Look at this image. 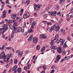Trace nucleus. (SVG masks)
I'll return each instance as SVG.
<instances>
[{
    "instance_id": "f257e3e1",
    "label": "nucleus",
    "mask_w": 73,
    "mask_h": 73,
    "mask_svg": "<svg viewBox=\"0 0 73 73\" xmlns=\"http://www.w3.org/2000/svg\"><path fill=\"white\" fill-rule=\"evenodd\" d=\"M1 58H2V59H3V60L7 58L6 56L5 55L4 52H2L1 55L0 56V59H1Z\"/></svg>"
},
{
    "instance_id": "f03ea898",
    "label": "nucleus",
    "mask_w": 73,
    "mask_h": 73,
    "mask_svg": "<svg viewBox=\"0 0 73 73\" xmlns=\"http://www.w3.org/2000/svg\"><path fill=\"white\" fill-rule=\"evenodd\" d=\"M52 27H53L54 29H56V31H59V29H60V27L58 26H57L56 24H54L53 26Z\"/></svg>"
},
{
    "instance_id": "7ed1b4c3",
    "label": "nucleus",
    "mask_w": 73,
    "mask_h": 73,
    "mask_svg": "<svg viewBox=\"0 0 73 73\" xmlns=\"http://www.w3.org/2000/svg\"><path fill=\"white\" fill-rule=\"evenodd\" d=\"M30 16V14L29 12H27L26 14H24L23 15V18L24 19H27V17H29Z\"/></svg>"
},
{
    "instance_id": "20e7f679",
    "label": "nucleus",
    "mask_w": 73,
    "mask_h": 73,
    "mask_svg": "<svg viewBox=\"0 0 73 73\" xmlns=\"http://www.w3.org/2000/svg\"><path fill=\"white\" fill-rule=\"evenodd\" d=\"M6 15H7V11L6 10H4L2 14V18H4V17H5L6 16Z\"/></svg>"
},
{
    "instance_id": "39448f33",
    "label": "nucleus",
    "mask_w": 73,
    "mask_h": 73,
    "mask_svg": "<svg viewBox=\"0 0 73 73\" xmlns=\"http://www.w3.org/2000/svg\"><path fill=\"white\" fill-rule=\"evenodd\" d=\"M57 51L59 53H62V50L60 47H58L57 48Z\"/></svg>"
},
{
    "instance_id": "423d86ee",
    "label": "nucleus",
    "mask_w": 73,
    "mask_h": 73,
    "mask_svg": "<svg viewBox=\"0 0 73 73\" xmlns=\"http://www.w3.org/2000/svg\"><path fill=\"white\" fill-rule=\"evenodd\" d=\"M59 39V36L58 35H56L55 37L53 39V41H54L55 40H58Z\"/></svg>"
},
{
    "instance_id": "0eeeda50",
    "label": "nucleus",
    "mask_w": 73,
    "mask_h": 73,
    "mask_svg": "<svg viewBox=\"0 0 73 73\" xmlns=\"http://www.w3.org/2000/svg\"><path fill=\"white\" fill-rule=\"evenodd\" d=\"M7 26H4L3 27V32H5L7 31Z\"/></svg>"
},
{
    "instance_id": "6e6552de",
    "label": "nucleus",
    "mask_w": 73,
    "mask_h": 73,
    "mask_svg": "<svg viewBox=\"0 0 73 73\" xmlns=\"http://www.w3.org/2000/svg\"><path fill=\"white\" fill-rule=\"evenodd\" d=\"M33 41L34 43H37V38L36 37H35L33 38Z\"/></svg>"
},
{
    "instance_id": "1a4fd4ad",
    "label": "nucleus",
    "mask_w": 73,
    "mask_h": 73,
    "mask_svg": "<svg viewBox=\"0 0 73 73\" xmlns=\"http://www.w3.org/2000/svg\"><path fill=\"white\" fill-rule=\"evenodd\" d=\"M23 52H20L18 54V56L19 57H20L21 56H22V55H23Z\"/></svg>"
},
{
    "instance_id": "9d476101",
    "label": "nucleus",
    "mask_w": 73,
    "mask_h": 73,
    "mask_svg": "<svg viewBox=\"0 0 73 73\" xmlns=\"http://www.w3.org/2000/svg\"><path fill=\"white\" fill-rule=\"evenodd\" d=\"M45 48L46 47L45 46H44L41 49L40 52H44L45 50Z\"/></svg>"
},
{
    "instance_id": "9b49d317",
    "label": "nucleus",
    "mask_w": 73,
    "mask_h": 73,
    "mask_svg": "<svg viewBox=\"0 0 73 73\" xmlns=\"http://www.w3.org/2000/svg\"><path fill=\"white\" fill-rule=\"evenodd\" d=\"M11 17L12 19H15L16 18V14H14L11 15Z\"/></svg>"
},
{
    "instance_id": "f8f14e48",
    "label": "nucleus",
    "mask_w": 73,
    "mask_h": 73,
    "mask_svg": "<svg viewBox=\"0 0 73 73\" xmlns=\"http://www.w3.org/2000/svg\"><path fill=\"white\" fill-rule=\"evenodd\" d=\"M70 57L68 56V57L66 56H65L64 58V60H69V59H70Z\"/></svg>"
},
{
    "instance_id": "ddd939ff",
    "label": "nucleus",
    "mask_w": 73,
    "mask_h": 73,
    "mask_svg": "<svg viewBox=\"0 0 73 73\" xmlns=\"http://www.w3.org/2000/svg\"><path fill=\"white\" fill-rule=\"evenodd\" d=\"M44 35L41 34L39 36V38H44Z\"/></svg>"
},
{
    "instance_id": "4468645a",
    "label": "nucleus",
    "mask_w": 73,
    "mask_h": 73,
    "mask_svg": "<svg viewBox=\"0 0 73 73\" xmlns=\"http://www.w3.org/2000/svg\"><path fill=\"white\" fill-rule=\"evenodd\" d=\"M73 8H72L70 10V13H69V15H70V14H72V13H73Z\"/></svg>"
},
{
    "instance_id": "2eb2a0df",
    "label": "nucleus",
    "mask_w": 73,
    "mask_h": 73,
    "mask_svg": "<svg viewBox=\"0 0 73 73\" xmlns=\"http://www.w3.org/2000/svg\"><path fill=\"white\" fill-rule=\"evenodd\" d=\"M17 68V66H14V67L13 68V71H15V70Z\"/></svg>"
},
{
    "instance_id": "dca6fc26",
    "label": "nucleus",
    "mask_w": 73,
    "mask_h": 73,
    "mask_svg": "<svg viewBox=\"0 0 73 73\" xmlns=\"http://www.w3.org/2000/svg\"><path fill=\"white\" fill-rule=\"evenodd\" d=\"M60 32L61 33H64V32H65V30L64 29H60Z\"/></svg>"
},
{
    "instance_id": "f3484780",
    "label": "nucleus",
    "mask_w": 73,
    "mask_h": 73,
    "mask_svg": "<svg viewBox=\"0 0 73 73\" xmlns=\"http://www.w3.org/2000/svg\"><path fill=\"white\" fill-rule=\"evenodd\" d=\"M53 29H54V28H53V27L52 26L51 28L50 29V32H52V31H53Z\"/></svg>"
},
{
    "instance_id": "a211bd4d",
    "label": "nucleus",
    "mask_w": 73,
    "mask_h": 73,
    "mask_svg": "<svg viewBox=\"0 0 73 73\" xmlns=\"http://www.w3.org/2000/svg\"><path fill=\"white\" fill-rule=\"evenodd\" d=\"M13 29H14V30H15V32H18V31H17V28H16V27H15L14 26L13 27Z\"/></svg>"
},
{
    "instance_id": "6ab92c4d",
    "label": "nucleus",
    "mask_w": 73,
    "mask_h": 73,
    "mask_svg": "<svg viewBox=\"0 0 73 73\" xmlns=\"http://www.w3.org/2000/svg\"><path fill=\"white\" fill-rule=\"evenodd\" d=\"M17 31H18L19 32H21V28L19 27L17 28Z\"/></svg>"
},
{
    "instance_id": "aec40b11",
    "label": "nucleus",
    "mask_w": 73,
    "mask_h": 73,
    "mask_svg": "<svg viewBox=\"0 0 73 73\" xmlns=\"http://www.w3.org/2000/svg\"><path fill=\"white\" fill-rule=\"evenodd\" d=\"M57 13V12H56V11H55L54 13V12H53V13L52 14V16H53V15L54 16H56V13Z\"/></svg>"
},
{
    "instance_id": "412c9836",
    "label": "nucleus",
    "mask_w": 73,
    "mask_h": 73,
    "mask_svg": "<svg viewBox=\"0 0 73 73\" xmlns=\"http://www.w3.org/2000/svg\"><path fill=\"white\" fill-rule=\"evenodd\" d=\"M37 50H40V46L39 45L37 46L36 47Z\"/></svg>"
},
{
    "instance_id": "4be33fe9",
    "label": "nucleus",
    "mask_w": 73,
    "mask_h": 73,
    "mask_svg": "<svg viewBox=\"0 0 73 73\" xmlns=\"http://www.w3.org/2000/svg\"><path fill=\"white\" fill-rule=\"evenodd\" d=\"M29 0H28L26 1L25 4H27V5H28L29 4Z\"/></svg>"
},
{
    "instance_id": "5701e85b",
    "label": "nucleus",
    "mask_w": 73,
    "mask_h": 73,
    "mask_svg": "<svg viewBox=\"0 0 73 73\" xmlns=\"http://www.w3.org/2000/svg\"><path fill=\"white\" fill-rule=\"evenodd\" d=\"M28 32L29 33H32L33 32V30L32 29H30L28 30Z\"/></svg>"
},
{
    "instance_id": "b1692460",
    "label": "nucleus",
    "mask_w": 73,
    "mask_h": 73,
    "mask_svg": "<svg viewBox=\"0 0 73 73\" xmlns=\"http://www.w3.org/2000/svg\"><path fill=\"white\" fill-rule=\"evenodd\" d=\"M32 38V36H30L28 40L29 41H31Z\"/></svg>"
},
{
    "instance_id": "393cba45",
    "label": "nucleus",
    "mask_w": 73,
    "mask_h": 73,
    "mask_svg": "<svg viewBox=\"0 0 73 73\" xmlns=\"http://www.w3.org/2000/svg\"><path fill=\"white\" fill-rule=\"evenodd\" d=\"M54 43V41H53V40H51V42L50 43V45H52V46H53L54 45V44L53 43Z\"/></svg>"
},
{
    "instance_id": "a878e982",
    "label": "nucleus",
    "mask_w": 73,
    "mask_h": 73,
    "mask_svg": "<svg viewBox=\"0 0 73 73\" xmlns=\"http://www.w3.org/2000/svg\"><path fill=\"white\" fill-rule=\"evenodd\" d=\"M10 58L9 57H8L7 56V59L6 62L8 63L9 62V59H10Z\"/></svg>"
},
{
    "instance_id": "bb28decb",
    "label": "nucleus",
    "mask_w": 73,
    "mask_h": 73,
    "mask_svg": "<svg viewBox=\"0 0 73 73\" xmlns=\"http://www.w3.org/2000/svg\"><path fill=\"white\" fill-rule=\"evenodd\" d=\"M42 7V5H40L39 4H38L36 5V7L38 8H40V7Z\"/></svg>"
},
{
    "instance_id": "cd10ccee",
    "label": "nucleus",
    "mask_w": 73,
    "mask_h": 73,
    "mask_svg": "<svg viewBox=\"0 0 73 73\" xmlns=\"http://www.w3.org/2000/svg\"><path fill=\"white\" fill-rule=\"evenodd\" d=\"M14 63L15 64H17V59L14 60Z\"/></svg>"
},
{
    "instance_id": "c85d7f7f",
    "label": "nucleus",
    "mask_w": 73,
    "mask_h": 73,
    "mask_svg": "<svg viewBox=\"0 0 73 73\" xmlns=\"http://www.w3.org/2000/svg\"><path fill=\"white\" fill-rule=\"evenodd\" d=\"M31 64H29L28 65H27V69H29V68L31 67Z\"/></svg>"
},
{
    "instance_id": "c756f323",
    "label": "nucleus",
    "mask_w": 73,
    "mask_h": 73,
    "mask_svg": "<svg viewBox=\"0 0 73 73\" xmlns=\"http://www.w3.org/2000/svg\"><path fill=\"white\" fill-rule=\"evenodd\" d=\"M48 13L49 15H51V16H52L53 13V11H52L51 12H48Z\"/></svg>"
},
{
    "instance_id": "7c9ffc66",
    "label": "nucleus",
    "mask_w": 73,
    "mask_h": 73,
    "mask_svg": "<svg viewBox=\"0 0 73 73\" xmlns=\"http://www.w3.org/2000/svg\"><path fill=\"white\" fill-rule=\"evenodd\" d=\"M59 9V6L58 5H56V10L58 11Z\"/></svg>"
},
{
    "instance_id": "2f4dec72",
    "label": "nucleus",
    "mask_w": 73,
    "mask_h": 73,
    "mask_svg": "<svg viewBox=\"0 0 73 73\" xmlns=\"http://www.w3.org/2000/svg\"><path fill=\"white\" fill-rule=\"evenodd\" d=\"M50 7H48L46 9V11H49V9H50Z\"/></svg>"
},
{
    "instance_id": "473e14b6",
    "label": "nucleus",
    "mask_w": 73,
    "mask_h": 73,
    "mask_svg": "<svg viewBox=\"0 0 73 73\" xmlns=\"http://www.w3.org/2000/svg\"><path fill=\"white\" fill-rule=\"evenodd\" d=\"M9 27H10V28H11V29H13V27L11 25L9 24Z\"/></svg>"
},
{
    "instance_id": "72a5a7b5",
    "label": "nucleus",
    "mask_w": 73,
    "mask_h": 73,
    "mask_svg": "<svg viewBox=\"0 0 73 73\" xmlns=\"http://www.w3.org/2000/svg\"><path fill=\"white\" fill-rule=\"evenodd\" d=\"M63 48H66V47H68V46L67 45H66V42H65L64 45L63 46Z\"/></svg>"
},
{
    "instance_id": "f704fd0d",
    "label": "nucleus",
    "mask_w": 73,
    "mask_h": 73,
    "mask_svg": "<svg viewBox=\"0 0 73 73\" xmlns=\"http://www.w3.org/2000/svg\"><path fill=\"white\" fill-rule=\"evenodd\" d=\"M36 25V22H33L31 24V25L35 26Z\"/></svg>"
},
{
    "instance_id": "c9c22d12",
    "label": "nucleus",
    "mask_w": 73,
    "mask_h": 73,
    "mask_svg": "<svg viewBox=\"0 0 73 73\" xmlns=\"http://www.w3.org/2000/svg\"><path fill=\"white\" fill-rule=\"evenodd\" d=\"M13 35H14V33H12L11 35H10L9 37H11L12 36H11V38H13V37H14L13 36Z\"/></svg>"
},
{
    "instance_id": "e433bc0d",
    "label": "nucleus",
    "mask_w": 73,
    "mask_h": 73,
    "mask_svg": "<svg viewBox=\"0 0 73 73\" xmlns=\"http://www.w3.org/2000/svg\"><path fill=\"white\" fill-rule=\"evenodd\" d=\"M27 34H28V32H25V33H24L23 34V36H27Z\"/></svg>"
},
{
    "instance_id": "4c0bfd02",
    "label": "nucleus",
    "mask_w": 73,
    "mask_h": 73,
    "mask_svg": "<svg viewBox=\"0 0 73 73\" xmlns=\"http://www.w3.org/2000/svg\"><path fill=\"white\" fill-rule=\"evenodd\" d=\"M13 25L14 27H17V23L16 22H15L13 24Z\"/></svg>"
},
{
    "instance_id": "58836bf2",
    "label": "nucleus",
    "mask_w": 73,
    "mask_h": 73,
    "mask_svg": "<svg viewBox=\"0 0 73 73\" xmlns=\"http://www.w3.org/2000/svg\"><path fill=\"white\" fill-rule=\"evenodd\" d=\"M57 47L53 46V49H54V50H56V49H57Z\"/></svg>"
},
{
    "instance_id": "ea45409f",
    "label": "nucleus",
    "mask_w": 73,
    "mask_h": 73,
    "mask_svg": "<svg viewBox=\"0 0 73 73\" xmlns=\"http://www.w3.org/2000/svg\"><path fill=\"white\" fill-rule=\"evenodd\" d=\"M26 23H25V22H24V24H23V28H25V27H26Z\"/></svg>"
},
{
    "instance_id": "a19ab883",
    "label": "nucleus",
    "mask_w": 73,
    "mask_h": 73,
    "mask_svg": "<svg viewBox=\"0 0 73 73\" xmlns=\"http://www.w3.org/2000/svg\"><path fill=\"white\" fill-rule=\"evenodd\" d=\"M57 15H59V16H61V13H60V12L59 11L57 12Z\"/></svg>"
},
{
    "instance_id": "79ce46f5",
    "label": "nucleus",
    "mask_w": 73,
    "mask_h": 73,
    "mask_svg": "<svg viewBox=\"0 0 73 73\" xmlns=\"http://www.w3.org/2000/svg\"><path fill=\"white\" fill-rule=\"evenodd\" d=\"M34 26L32 25L30 27V29H34Z\"/></svg>"
},
{
    "instance_id": "37998d69",
    "label": "nucleus",
    "mask_w": 73,
    "mask_h": 73,
    "mask_svg": "<svg viewBox=\"0 0 73 73\" xmlns=\"http://www.w3.org/2000/svg\"><path fill=\"white\" fill-rule=\"evenodd\" d=\"M7 57H9L10 58L12 57V54H10L7 56Z\"/></svg>"
},
{
    "instance_id": "c03bdc74",
    "label": "nucleus",
    "mask_w": 73,
    "mask_h": 73,
    "mask_svg": "<svg viewBox=\"0 0 73 73\" xmlns=\"http://www.w3.org/2000/svg\"><path fill=\"white\" fill-rule=\"evenodd\" d=\"M23 12H24V9H21V13H23Z\"/></svg>"
},
{
    "instance_id": "a18cd8bd",
    "label": "nucleus",
    "mask_w": 73,
    "mask_h": 73,
    "mask_svg": "<svg viewBox=\"0 0 73 73\" xmlns=\"http://www.w3.org/2000/svg\"><path fill=\"white\" fill-rule=\"evenodd\" d=\"M54 70H52L51 71V72H50V73H54Z\"/></svg>"
},
{
    "instance_id": "49530a36",
    "label": "nucleus",
    "mask_w": 73,
    "mask_h": 73,
    "mask_svg": "<svg viewBox=\"0 0 73 73\" xmlns=\"http://www.w3.org/2000/svg\"><path fill=\"white\" fill-rule=\"evenodd\" d=\"M44 18H46V17H48V15H46H46H44Z\"/></svg>"
},
{
    "instance_id": "de8ad7c7",
    "label": "nucleus",
    "mask_w": 73,
    "mask_h": 73,
    "mask_svg": "<svg viewBox=\"0 0 73 73\" xmlns=\"http://www.w3.org/2000/svg\"><path fill=\"white\" fill-rule=\"evenodd\" d=\"M6 49H9V50H10L11 49V47H7L6 48Z\"/></svg>"
},
{
    "instance_id": "09e8293b",
    "label": "nucleus",
    "mask_w": 73,
    "mask_h": 73,
    "mask_svg": "<svg viewBox=\"0 0 73 73\" xmlns=\"http://www.w3.org/2000/svg\"><path fill=\"white\" fill-rule=\"evenodd\" d=\"M9 66V64H7L6 66V68H8Z\"/></svg>"
},
{
    "instance_id": "8fccbe9b",
    "label": "nucleus",
    "mask_w": 73,
    "mask_h": 73,
    "mask_svg": "<svg viewBox=\"0 0 73 73\" xmlns=\"http://www.w3.org/2000/svg\"><path fill=\"white\" fill-rule=\"evenodd\" d=\"M59 42H62L63 41V39H61L59 40Z\"/></svg>"
},
{
    "instance_id": "3c124183",
    "label": "nucleus",
    "mask_w": 73,
    "mask_h": 73,
    "mask_svg": "<svg viewBox=\"0 0 73 73\" xmlns=\"http://www.w3.org/2000/svg\"><path fill=\"white\" fill-rule=\"evenodd\" d=\"M62 1H63V0H60V4H61L62 3Z\"/></svg>"
},
{
    "instance_id": "603ef678",
    "label": "nucleus",
    "mask_w": 73,
    "mask_h": 73,
    "mask_svg": "<svg viewBox=\"0 0 73 73\" xmlns=\"http://www.w3.org/2000/svg\"><path fill=\"white\" fill-rule=\"evenodd\" d=\"M36 7H37V5H35L34 6V8L35 9H36Z\"/></svg>"
},
{
    "instance_id": "864d4df0",
    "label": "nucleus",
    "mask_w": 73,
    "mask_h": 73,
    "mask_svg": "<svg viewBox=\"0 0 73 73\" xmlns=\"http://www.w3.org/2000/svg\"><path fill=\"white\" fill-rule=\"evenodd\" d=\"M56 60H58L59 61V60H60V58H58V57H56Z\"/></svg>"
},
{
    "instance_id": "5fc2aeb1",
    "label": "nucleus",
    "mask_w": 73,
    "mask_h": 73,
    "mask_svg": "<svg viewBox=\"0 0 73 73\" xmlns=\"http://www.w3.org/2000/svg\"><path fill=\"white\" fill-rule=\"evenodd\" d=\"M58 61H59V60H55L54 61L55 63H58Z\"/></svg>"
},
{
    "instance_id": "6e6d98bb",
    "label": "nucleus",
    "mask_w": 73,
    "mask_h": 73,
    "mask_svg": "<svg viewBox=\"0 0 73 73\" xmlns=\"http://www.w3.org/2000/svg\"><path fill=\"white\" fill-rule=\"evenodd\" d=\"M56 57H58V58H60L61 57V56L59 55H58V56H57Z\"/></svg>"
},
{
    "instance_id": "4d7b16f0",
    "label": "nucleus",
    "mask_w": 73,
    "mask_h": 73,
    "mask_svg": "<svg viewBox=\"0 0 73 73\" xmlns=\"http://www.w3.org/2000/svg\"><path fill=\"white\" fill-rule=\"evenodd\" d=\"M43 38H44V39H46L47 38V37L46 36H43Z\"/></svg>"
},
{
    "instance_id": "13d9d810",
    "label": "nucleus",
    "mask_w": 73,
    "mask_h": 73,
    "mask_svg": "<svg viewBox=\"0 0 73 73\" xmlns=\"http://www.w3.org/2000/svg\"><path fill=\"white\" fill-rule=\"evenodd\" d=\"M45 67H46V65H44L42 66V67L43 68H45Z\"/></svg>"
},
{
    "instance_id": "bf43d9fd",
    "label": "nucleus",
    "mask_w": 73,
    "mask_h": 73,
    "mask_svg": "<svg viewBox=\"0 0 73 73\" xmlns=\"http://www.w3.org/2000/svg\"><path fill=\"white\" fill-rule=\"evenodd\" d=\"M64 61V59H62L61 60V62H63Z\"/></svg>"
},
{
    "instance_id": "052dcab7",
    "label": "nucleus",
    "mask_w": 73,
    "mask_h": 73,
    "mask_svg": "<svg viewBox=\"0 0 73 73\" xmlns=\"http://www.w3.org/2000/svg\"><path fill=\"white\" fill-rule=\"evenodd\" d=\"M51 21L53 23H55V21H54L53 20H51Z\"/></svg>"
},
{
    "instance_id": "680f3d73",
    "label": "nucleus",
    "mask_w": 73,
    "mask_h": 73,
    "mask_svg": "<svg viewBox=\"0 0 73 73\" xmlns=\"http://www.w3.org/2000/svg\"><path fill=\"white\" fill-rule=\"evenodd\" d=\"M9 13H11V10H9L8 11Z\"/></svg>"
},
{
    "instance_id": "e2e57ef3",
    "label": "nucleus",
    "mask_w": 73,
    "mask_h": 73,
    "mask_svg": "<svg viewBox=\"0 0 73 73\" xmlns=\"http://www.w3.org/2000/svg\"><path fill=\"white\" fill-rule=\"evenodd\" d=\"M54 68H55V66L53 65L52 67V69H54Z\"/></svg>"
},
{
    "instance_id": "0e129e2a",
    "label": "nucleus",
    "mask_w": 73,
    "mask_h": 73,
    "mask_svg": "<svg viewBox=\"0 0 73 73\" xmlns=\"http://www.w3.org/2000/svg\"><path fill=\"white\" fill-rule=\"evenodd\" d=\"M16 52L17 53H19V52H20V50H17V51H16Z\"/></svg>"
},
{
    "instance_id": "69168bd1",
    "label": "nucleus",
    "mask_w": 73,
    "mask_h": 73,
    "mask_svg": "<svg viewBox=\"0 0 73 73\" xmlns=\"http://www.w3.org/2000/svg\"><path fill=\"white\" fill-rule=\"evenodd\" d=\"M43 23H44L45 24H46V23H47V21H43Z\"/></svg>"
},
{
    "instance_id": "338daca9",
    "label": "nucleus",
    "mask_w": 73,
    "mask_h": 73,
    "mask_svg": "<svg viewBox=\"0 0 73 73\" xmlns=\"http://www.w3.org/2000/svg\"><path fill=\"white\" fill-rule=\"evenodd\" d=\"M64 45V42L61 43V45Z\"/></svg>"
},
{
    "instance_id": "774afa93",
    "label": "nucleus",
    "mask_w": 73,
    "mask_h": 73,
    "mask_svg": "<svg viewBox=\"0 0 73 73\" xmlns=\"http://www.w3.org/2000/svg\"><path fill=\"white\" fill-rule=\"evenodd\" d=\"M41 73H45V71H43L41 72Z\"/></svg>"
}]
</instances>
